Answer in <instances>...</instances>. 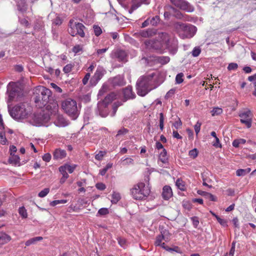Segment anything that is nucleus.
I'll use <instances>...</instances> for the list:
<instances>
[{"instance_id":"nucleus-30","label":"nucleus","mask_w":256,"mask_h":256,"mask_svg":"<svg viewBox=\"0 0 256 256\" xmlns=\"http://www.w3.org/2000/svg\"><path fill=\"white\" fill-rule=\"evenodd\" d=\"M159 158L163 163H166L167 162V152L166 149L163 148L162 151L160 154Z\"/></svg>"},{"instance_id":"nucleus-44","label":"nucleus","mask_w":256,"mask_h":256,"mask_svg":"<svg viewBox=\"0 0 256 256\" xmlns=\"http://www.w3.org/2000/svg\"><path fill=\"white\" fill-rule=\"evenodd\" d=\"M93 28H94V34L96 36H98L102 34V30L100 26H98L94 25L93 26Z\"/></svg>"},{"instance_id":"nucleus-56","label":"nucleus","mask_w":256,"mask_h":256,"mask_svg":"<svg viewBox=\"0 0 256 256\" xmlns=\"http://www.w3.org/2000/svg\"><path fill=\"white\" fill-rule=\"evenodd\" d=\"M108 90V86L106 85H103L102 88L100 90L98 96L103 95Z\"/></svg>"},{"instance_id":"nucleus-62","label":"nucleus","mask_w":256,"mask_h":256,"mask_svg":"<svg viewBox=\"0 0 256 256\" xmlns=\"http://www.w3.org/2000/svg\"><path fill=\"white\" fill-rule=\"evenodd\" d=\"M90 72L87 73L84 77L83 78L82 81V83L84 85L88 83V80L90 79Z\"/></svg>"},{"instance_id":"nucleus-38","label":"nucleus","mask_w":256,"mask_h":256,"mask_svg":"<svg viewBox=\"0 0 256 256\" xmlns=\"http://www.w3.org/2000/svg\"><path fill=\"white\" fill-rule=\"evenodd\" d=\"M66 202L67 200H54L50 202V206H54L58 204H66Z\"/></svg>"},{"instance_id":"nucleus-51","label":"nucleus","mask_w":256,"mask_h":256,"mask_svg":"<svg viewBox=\"0 0 256 256\" xmlns=\"http://www.w3.org/2000/svg\"><path fill=\"white\" fill-rule=\"evenodd\" d=\"M59 170L62 173V176L63 177L68 178V173L66 172L67 171L66 170L65 168H64L63 166H61L59 168Z\"/></svg>"},{"instance_id":"nucleus-20","label":"nucleus","mask_w":256,"mask_h":256,"mask_svg":"<svg viewBox=\"0 0 256 256\" xmlns=\"http://www.w3.org/2000/svg\"><path fill=\"white\" fill-rule=\"evenodd\" d=\"M162 196L166 200H168L172 197V192L170 186H166L163 188Z\"/></svg>"},{"instance_id":"nucleus-9","label":"nucleus","mask_w":256,"mask_h":256,"mask_svg":"<svg viewBox=\"0 0 256 256\" xmlns=\"http://www.w3.org/2000/svg\"><path fill=\"white\" fill-rule=\"evenodd\" d=\"M238 116L240 118V122L244 124L248 128L252 126V114L250 110L246 109L240 112Z\"/></svg>"},{"instance_id":"nucleus-47","label":"nucleus","mask_w":256,"mask_h":256,"mask_svg":"<svg viewBox=\"0 0 256 256\" xmlns=\"http://www.w3.org/2000/svg\"><path fill=\"white\" fill-rule=\"evenodd\" d=\"M109 212L107 208H100L98 212V214L100 216H104L108 214Z\"/></svg>"},{"instance_id":"nucleus-49","label":"nucleus","mask_w":256,"mask_h":256,"mask_svg":"<svg viewBox=\"0 0 256 256\" xmlns=\"http://www.w3.org/2000/svg\"><path fill=\"white\" fill-rule=\"evenodd\" d=\"M204 198L213 202L216 200V198L214 196L208 192L206 194Z\"/></svg>"},{"instance_id":"nucleus-39","label":"nucleus","mask_w":256,"mask_h":256,"mask_svg":"<svg viewBox=\"0 0 256 256\" xmlns=\"http://www.w3.org/2000/svg\"><path fill=\"white\" fill-rule=\"evenodd\" d=\"M150 24L152 26H156L160 22V18L158 16H156L151 19L150 18Z\"/></svg>"},{"instance_id":"nucleus-41","label":"nucleus","mask_w":256,"mask_h":256,"mask_svg":"<svg viewBox=\"0 0 256 256\" xmlns=\"http://www.w3.org/2000/svg\"><path fill=\"white\" fill-rule=\"evenodd\" d=\"M174 12H172V16L176 17V18L181 19L182 18V14L178 10L174 8Z\"/></svg>"},{"instance_id":"nucleus-7","label":"nucleus","mask_w":256,"mask_h":256,"mask_svg":"<svg viewBox=\"0 0 256 256\" xmlns=\"http://www.w3.org/2000/svg\"><path fill=\"white\" fill-rule=\"evenodd\" d=\"M85 28L82 24L74 20H70L69 22L68 31L72 36L78 35L82 38L84 37V30Z\"/></svg>"},{"instance_id":"nucleus-29","label":"nucleus","mask_w":256,"mask_h":256,"mask_svg":"<svg viewBox=\"0 0 256 256\" xmlns=\"http://www.w3.org/2000/svg\"><path fill=\"white\" fill-rule=\"evenodd\" d=\"M42 240V236H37L35 238H30L28 240L26 243L25 244L26 246H29L30 244H34L36 242L38 241H40Z\"/></svg>"},{"instance_id":"nucleus-25","label":"nucleus","mask_w":256,"mask_h":256,"mask_svg":"<svg viewBox=\"0 0 256 256\" xmlns=\"http://www.w3.org/2000/svg\"><path fill=\"white\" fill-rule=\"evenodd\" d=\"M115 98H116V94L114 92H111L107 95L102 101L99 102H104L106 105L108 106Z\"/></svg>"},{"instance_id":"nucleus-48","label":"nucleus","mask_w":256,"mask_h":256,"mask_svg":"<svg viewBox=\"0 0 256 256\" xmlns=\"http://www.w3.org/2000/svg\"><path fill=\"white\" fill-rule=\"evenodd\" d=\"M201 125L202 123L200 121H198L194 126V128L196 136H198V134L200 132Z\"/></svg>"},{"instance_id":"nucleus-59","label":"nucleus","mask_w":256,"mask_h":256,"mask_svg":"<svg viewBox=\"0 0 256 256\" xmlns=\"http://www.w3.org/2000/svg\"><path fill=\"white\" fill-rule=\"evenodd\" d=\"M189 155L192 158H196L198 156V152L196 148H194L189 152Z\"/></svg>"},{"instance_id":"nucleus-24","label":"nucleus","mask_w":256,"mask_h":256,"mask_svg":"<svg viewBox=\"0 0 256 256\" xmlns=\"http://www.w3.org/2000/svg\"><path fill=\"white\" fill-rule=\"evenodd\" d=\"M11 240V237L4 232H0V244L8 243Z\"/></svg>"},{"instance_id":"nucleus-36","label":"nucleus","mask_w":256,"mask_h":256,"mask_svg":"<svg viewBox=\"0 0 256 256\" xmlns=\"http://www.w3.org/2000/svg\"><path fill=\"white\" fill-rule=\"evenodd\" d=\"M7 142V140L5 136V132L2 131L0 132V143L2 144H6Z\"/></svg>"},{"instance_id":"nucleus-61","label":"nucleus","mask_w":256,"mask_h":256,"mask_svg":"<svg viewBox=\"0 0 256 256\" xmlns=\"http://www.w3.org/2000/svg\"><path fill=\"white\" fill-rule=\"evenodd\" d=\"M212 146L216 148L222 147V144H220L219 138L218 137L215 138V142H213Z\"/></svg>"},{"instance_id":"nucleus-63","label":"nucleus","mask_w":256,"mask_h":256,"mask_svg":"<svg viewBox=\"0 0 256 256\" xmlns=\"http://www.w3.org/2000/svg\"><path fill=\"white\" fill-rule=\"evenodd\" d=\"M96 186L98 190H104L106 188V185L102 182L96 184Z\"/></svg>"},{"instance_id":"nucleus-16","label":"nucleus","mask_w":256,"mask_h":256,"mask_svg":"<svg viewBox=\"0 0 256 256\" xmlns=\"http://www.w3.org/2000/svg\"><path fill=\"white\" fill-rule=\"evenodd\" d=\"M169 233L166 230H164L161 232V234L156 236L155 241V244L158 246L161 244L162 240L168 241V240Z\"/></svg>"},{"instance_id":"nucleus-22","label":"nucleus","mask_w":256,"mask_h":256,"mask_svg":"<svg viewBox=\"0 0 256 256\" xmlns=\"http://www.w3.org/2000/svg\"><path fill=\"white\" fill-rule=\"evenodd\" d=\"M139 34L140 36L144 38H148L154 36L156 34V32L153 29H147L140 32Z\"/></svg>"},{"instance_id":"nucleus-18","label":"nucleus","mask_w":256,"mask_h":256,"mask_svg":"<svg viewBox=\"0 0 256 256\" xmlns=\"http://www.w3.org/2000/svg\"><path fill=\"white\" fill-rule=\"evenodd\" d=\"M124 96L126 100L128 99H132L136 97L135 94L132 92V87L128 86L123 90Z\"/></svg>"},{"instance_id":"nucleus-52","label":"nucleus","mask_w":256,"mask_h":256,"mask_svg":"<svg viewBox=\"0 0 256 256\" xmlns=\"http://www.w3.org/2000/svg\"><path fill=\"white\" fill-rule=\"evenodd\" d=\"M164 114L162 113H160V129L162 130L164 129Z\"/></svg>"},{"instance_id":"nucleus-32","label":"nucleus","mask_w":256,"mask_h":256,"mask_svg":"<svg viewBox=\"0 0 256 256\" xmlns=\"http://www.w3.org/2000/svg\"><path fill=\"white\" fill-rule=\"evenodd\" d=\"M121 196L118 192H114L112 194L111 202L112 204H116L120 199Z\"/></svg>"},{"instance_id":"nucleus-50","label":"nucleus","mask_w":256,"mask_h":256,"mask_svg":"<svg viewBox=\"0 0 256 256\" xmlns=\"http://www.w3.org/2000/svg\"><path fill=\"white\" fill-rule=\"evenodd\" d=\"M62 23V20L60 18V17L57 16L55 18H54L52 20V24L55 26H60Z\"/></svg>"},{"instance_id":"nucleus-19","label":"nucleus","mask_w":256,"mask_h":256,"mask_svg":"<svg viewBox=\"0 0 256 256\" xmlns=\"http://www.w3.org/2000/svg\"><path fill=\"white\" fill-rule=\"evenodd\" d=\"M114 56L119 62H125L127 60V54L126 52L124 50H117L114 54Z\"/></svg>"},{"instance_id":"nucleus-42","label":"nucleus","mask_w":256,"mask_h":256,"mask_svg":"<svg viewBox=\"0 0 256 256\" xmlns=\"http://www.w3.org/2000/svg\"><path fill=\"white\" fill-rule=\"evenodd\" d=\"M184 74L182 72L178 74L176 77V84H180L182 82Z\"/></svg>"},{"instance_id":"nucleus-2","label":"nucleus","mask_w":256,"mask_h":256,"mask_svg":"<svg viewBox=\"0 0 256 256\" xmlns=\"http://www.w3.org/2000/svg\"><path fill=\"white\" fill-rule=\"evenodd\" d=\"M174 28L180 36L182 38H190L196 34V28L190 24L176 22L174 24Z\"/></svg>"},{"instance_id":"nucleus-43","label":"nucleus","mask_w":256,"mask_h":256,"mask_svg":"<svg viewBox=\"0 0 256 256\" xmlns=\"http://www.w3.org/2000/svg\"><path fill=\"white\" fill-rule=\"evenodd\" d=\"M121 160H122V164L123 166L132 164L134 162L133 160L130 158H127L124 160L122 159Z\"/></svg>"},{"instance_id":"nucleus-11","label":"nucleus","mask_w":256,"mask_h":256,"mask_svg":"<svg viewBox=\"0 0 256 256\" xmlns=\"http://www.w3.org/2000/svg\"><path fill=\"white\" fill-rule=\"evenodd\" d=\"M146 46L148 49H154L155 50H160L162 48V44L160 41L158 40H149L144 42Z\"/></svg>"},{"instance_id":"nucleus-35","label":"nucleus","mask_w":256,"mask_h":256,"mask_svg":"<svg viewBox=\"0 0 256 256\" xmlns=\"http://www.w3.org/2000/svg\"><path fill=\"white\" fill-rule=\"evenodd\" d=\"M170 58L168 56H162L158 58V62L162 64H164L170 62Z\"/></svg>"},{"instance_id":"nucleus-46","label":"nucleus","mask_w":256,"mask_h":256,"mask_svg":"<svg viewBox=\"0 0 256 256\" xmlns=\"http://www.w3.org/2000/svg\"><path fill=\"white\" fill-rule=\"evenodd\" d=\"M201 52V50L200 48H199V47H195L192 52V55L194 56V57H196L198 56H199V54H200Z\"/></svg>"},{"instance_id":"nucleus-21","label":"nucleus","mask_w":256,"mask_h":256,"mask_svg":"<svg viewBox=\"0 0 256 256\" xmlns=\"http://www.w3.org/2000/svg\"><path fill=\"white\" fill-rule=\"evenodd\" d=\"M179 8L181 10H186L187 12H192L194 10V6H192L189 2L185 0H182Z\"/></svg>"},{"instance_id":"nucleus-58","label":"nucleus","mask_w":256,"mask_h":256,"mask_svg":"<svg viewBox=\"0 0 256 256\" xmlns=\"http://www.w3.org/2000/svg\"><path fill=\"white\" fill-rule=\"evenodd\" d=\"M236 174L238 176H244L246 174L244 169H238L236 172Z\"/></svg>"},{"instance_id":"nucleus-37","label":"nucleus","mask_w":256,"mask_h":256,"mask_svg":"<svg viewBox=\"0 0 256 256\" xmlns=\"http://www.w3.org/2000/svg\"><path fill=\"white\" fill-rule=\"evenodd\" d=\"M222 110L221 108L216 107L214 108L211 111L212 115V116H217L222 113Z\"/></svg>"},{"instance_id":"nucleus-4","label":"nucleus","mask_w":256,"mask_h":256,"mask_svg":"<svg viewBox=\"0 0 256 256\" xmlns=\"http://www.w3.org/2000/svg\"><path fill=\"white\" fill-rule=\"evenodd\" d=\"M62 107L72 119L75 120L78 116L79 112L76 100L70 98L66 99L62 102Z\"/></svg>"},{"instance_id":"nucleus-27","label":"nucleus","mask_w":256,"mask_h":256,"mask_svg":"<svg viewBox=\"0 0 256 256\" xmlns=\"http://www.w3.org/2000/svg\"><path fill=\"white\" fill-rule=\"evenodd\" d=\"M8 162L10 164L14 165H18L20 166V159L19 156L18 155H15L14 154L10 155V156L9 158Z\"/></svg>"},{"instance_id":"nucleus-23","label":"nucleus","mask_w":256,"mask_h":256,"mask_svg":"<svg viewBox=\"0 0 256 256\" xmlns=\"http://www.w3.org/2000/svg\"><path fill=\"white\" fill-rule=\"evenodd\" d=\"M66 156V152L64 150L56 149L54 152V158L55 159H62Z\"/></svg>"},{"instance_id":"nucleus-17","label":"nucleus","mask_w":256,"mask_h":256,"mask_svg":"<svg viewBox=\"0 0 256 256\" xmlns=\"http://www.w3.org/2000/svg\"><path fill=\"white\" fill-rule=\"evenodd\" d=\"M158 38L162 44H165L166 47H169L170 44V36L166 32H160L158 34Z\"/></svg>"},{"instance_id":"nucleus-33","label":"nucleus","mask_w":256,"mask_h":256,"mask_svg":"<svg viewBox=\"0 0 256 256\" xmlns=\"http://www.w3.org/2000/svg\"><path fill=\"white\" fill-rule=\"evenodd\" d=\"M122 103L121 102H115L112 106V112L111 114V116H114L117 111L118 108L122 106Z\"/></svg>"},{"instance_id":"nucleus-53","label":"nucleus","mask_w":256,"mask_h":256,"mask_svg":"<svg viewBox=\"0 0 256 256\" xmlns=\"http://www.w3.org/2000/svg\"><path fill=\"white\" fill-rule=\"evenodd\" d=\"M128 132V130L125 128H122L118 132V134L116 135V137H118L120 136L125 135Z\"/></svg>"},{"instance_id":"nucleus-14","label":"nucleus","mask_w":256,"mask_h":256,"mask_svg":"<svg viewBox=\"0 0 256 256\" xmlns=\"http://www.w3.org/2000/svg\"><path fill=\"white\" fill-rule=\"evenodd\" d=\"M45 107L51 114H56L58 111V104L56 102L52 99L45 106Z\"/></svg>"},{"instance_id":"nucleus-64","label":"nucleus","mask_w":256,"mask_h":256,"mask_svg":"<svg viewBox=\"0 0 256 256\" xmlns=\"http://www.w3.org/2000/svg\"><path fill=\"white\" fill-rule=\"evenodd\" d=\"M105 154V152L100 151L99 152L96 154L95 156V158L97 160H100L102 158V157L104 156Z\"/></svg>"},{"instance_id":"nucleus-3","label":"nucleus","mask_w":256,"mask_h":256,"mask_svg":"<svg viewBox=\"0 0 256 256\" xmlns=\"http://www.w3.org/2000/svg\"><path fill=\"white\" fill-rule=\"evenodd\" d=\"M150 188L144 182H138L131 189V194L132 198L136 200L145 199L150 194Z\"/></svg>"},{"instance_id":"nucleus-45","label":"nucleus","mask_w":256,"mask_h":256,"mask_svg":"<svg viewBox=\"0 0 256 256\" xmlns=\"http://www.w3.org/2000/svg\"><path fill=\"white\" fill-rule=\"evenodd\" d=\"M63 166L65 168L66 171H68L70 174L72 173L76 168V165L70 166L68 164H66Z\"/></svg>"},{"instance_id":"nucleus-13","label":"nucleus","mask_w":256,"mask_h":256,"mask_svg":"<svg viewBox=\"0 0 256 256\" xmlns=\"http://www.w3.org/2000/svg\"><path fill=\"white\" fill-rule=\"evenodd\" d=\"M150 0H132V4L130 10L128 13L131 14L132 12L140 6L142 4H148Z\"/></svg>"},{"instance_id":"nucleus-28","label":"nucleus","mask_w":256,"mask_h":256,"mask_svg":"<svg viewBox=\"0 0 256 256\" xmlns=\"http://www.w3.org/2000/svg\"><path fill=\"white\" fill-rule=\"evenodd\" d=\"M165 12L164 16L166 18H168L170 16H172V12H174V8L170 6H167L164 7Z\"/></svg>"},{"instance_id":"nucleus-12","label":"nucleus","mask_w":256,"mask_h":256,"mask_svg":"<svg viewBox=\"0 0 256 256\" xmlns=\"http://www.w3.org/2000/svg\"><path fill=\"white\" fill-rule=\"evenodd\" d=\"M96 112L102 118H106L108 114V106L106 105L104 102L98 103L97 108Z\"/></svg>"},{"instance_id":"nucleus-34","label":"nucleus","mask_w":256,"mask_h":256,"mask_svg":"<svg viewBox=\"0 0 256 256\" xmlns=\"http://www.w3.org/2000/svg\"><path fill=\"white\" fill-rule=\"evenodd\" d=\"M246 142V140L243 138L235 140L232 142V146L235 148H238L240 144H244Z\"/></svg>"},{"instance_id":"nucleus-6","label":"nucleus","mask_w":256,"mask_h":256,"mask_svg":"<svg viewBox=\"0 0 256 256\" xmlns=\"http://www.w3.org/2000/svg\"><path fill=\"white\" fill-rule=\"evenodd\" d=\"M10 116L16 120L26 118L28 116V111L24 104H20L14 106L11 110H9Z\"/></svg>"},{"instance_id":"nucleus-31","label":"nucleus","mask_w":256,"mask_h":256,"mask_svg":"<svg viewBox=\"0 0 256 256\" xmlns=\"http://www.w3.org/2000/svg\"><path fill=\"white\" fill-rule=\"evenodd\" d=\"M18 214L22 218H28V212L24 206L19 208Z\"/></svg>"},{"instance_id":"nucleus-57","label":"nucleus","mask_w":256,"mask_h":256,"mask_svg":"<svg viewBox=\"0 0 256 256\" xmlns=\"http://www.w3.org/2000/svg\"><path fill=\"white\" fill-rule=\"evenodd\" d=\"M176 184L180 190H184V186L183 184L182 181V180L178 179L176 182Z\"/></svg>"},{"instance_id":"nucleus-8","label":"nucleus","mask_w":256,"mask_h":256,"mask_svg":"<svg viewBox=\"0 0 256 256\" xmlns=\"http://www.w3.org/2000/svg\"><path fill=\"white\" fill-rule=\"evenodd\" d=\"M10 86L8 88L9 91L10 100L14 99L18 100L23 95V92L21 88L15 83H10Z\"/></svg>"},{"instance_id":"nucleus-60","label":"nucleus","mask_w":256,"mask_h":256,"mask_svg":"<svg viewBox=\"0 0 256 256\" xmlns=\"http://www.w3.org/2000/svg\"><path fill=\"white\" fill-rule=\"evenodd\" d=\"M167 250L168 252L174 251L179 254H181L182 252L181 250L178 246H175L173 248H169L168 249H167Z\"/></svg>"},{"instance_id":"nucleus-10","label":"nucleus","mask_w":256,"mask_h":256,"mask_svg":"<svg viewBox=\"0 0 256 256\" xmlns=\"http://www.w3.org/2000/svg\"><path fill=\"white\" fill-rule=\"evenodd\" d=\"M106 74V70L102 66H98L90 79V83L92 84L96 85Z\"/></svg>"},{"instance_id":"nucleus-1","label":"nucleus","mask_w":256,"mask_h":256,"mask_svg":"<svg viewBox=\"0 0 256 256\" xmlns=\"http://www.w3.org/2000/svg\"><path fill=\"white\" fill-rule=\"evenodd\" d=\"M155 76L156 74L152 72L138 78L136 84V90L138 96H144L158 86V84L156 82Z\"/></svg>"},{"instance_id":"nucleus-15","label":"nucleus","mask_w":256,"mask_h":256,"mask_svg":"<svg viewBox=\"0 0 256 256\" xmlns=\"http://www.w3.org/2000/svg\"><path fill=\"white\" fill-rule=\"evenodd\" d=\"M109 82L114 86H122L125 84L124 78L120 75H118L109 80Z\"/></svg>"},{"instance_id":"nucleus-26","label":"nucleus","mask_w":256,"mask_h":256,"mask_svg":"<svg viewBox=\"0 0 256 256\" xmlns=\"http://www.w3.org/2000/svg\"><path fill=\"white\" fill-rule=\"evenodd\" d=\"M17 7L18 11L24 12L27 10V4L24 0H19L17 2Z\"/></svg>"},{"instance_id":"nucleus-5","label":"nucleus","mask_w":256,"mask_h":256,"mask_svg":"<svg viewBox=\"0 0 256 256\" xmlns=\"http://www.w3.org/2000/svg\"><path fill=\"white\" fill-rule=\"evenodd\" d=\"M40 94L35 98L34 102L40 108L44 107L52 99L50 98V90L44 86H40L39 89Z\"/></svg>"},{"instance_id":"nucleus-54","label":"nucleus","mask_w":256,"mask_h":256,"mask_svg":"<svg viewBox=\"0 0 256 256\" xmlns=\"http://www.w3.org/2000/svg\"><path fill=\"white\" fill-rule=\"evenodd\" d=\"M216 220L222 226H228L227 221L226 220L221 218L219 216H216Z\"/></svg>"},{"instance_id":"nucleus-55","label":"nucleus","mask_w":256,"mask_h":256,"mask_svg":"<svg viewBox=\"0 0 256 256\" xmlns=\"http://www.w3.org/2000/svg\"><path fill=\"white\" fill-rule=\"evenodd\" d=\"M238 68V65L237 64L232 62L228 64V69L229 70H236Z\"/></svg>"},{"instance_id":"nucleus-40","label":"nucleus","mask_w":256,"mask_h":256,"mask_svg":"<svg viewBox=\"0 0 256 256\" xmlns=\"http://www.w3.org/2000/svg\"><path fill=\"white\" fill-rule=\"evenodd\" d=\"M49 192L50 188H45L38 193V196L40 198H44L49 193Z\"/></svg>"}]
</instances>
